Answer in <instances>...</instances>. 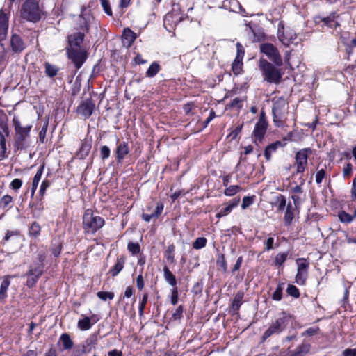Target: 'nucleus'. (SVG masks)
<instances>
[{
  "label": "nucleus",
  "instance_id": "14",
  "mask_svg": "<svg viewBox=\"0 0 356 356\" xmlns=\"http://www.w3.org/2000/svg\"><path fill=\"white\" fill-rule=\"evenodd\" d=\"M136 34L129 28H125L122 35L123 46L127 48L130 47L136 39Z\"/></svg>",
  "mask_w": 356,
  "mask_h": 356
},
{
  "label": "nucleus",
  "instance_id": "52",
  "mask_svg": "<svg viewBox=\"0 0 356 356\" xmlns=\"http://www.w3.org/2000/svg\"><path fill=\"white\" fill-rule=\"evenodd\" d=\"M0 145H1L0 158L3 159V158L6 157V139L2 134H1Z\"/></svg>",
  "mask_w": 356,
  "mask_h": 356
},
{
  "label": "nucleus",
  "instance_id": "54",
  "mask_svg": "<svg viewBox=\"0 0 356 356\" xmlns=\"http://www.w3.org/2000/svg\"><path fill=\"white\" fill-rule=\"evenodd\" d=\"M236 50L237 53L235 59L243 60L245 51L243 46L239 42L236 44Z\"/></svg>",
  "mask_w": 356,
  "mask_h": 356
},
{
  "label": "nucleus",
  "instance_id": "38",
  "mask_svg": "<svg viewBox=\"0 0 356 356\" xmlns=\"http://www.w3.org/2000/svg\"><path fill=\"white\" fill-rule=\"evenodd\" d=\"M310 350V344L309 343H302L300 345L296 350L295 353H297L300 356H302V355L307 354L309 352Z\"/></svg>",
  "mask_w": 356,
  "mask_h": 356
},
{
  "label": "nucleus",
  "instance_id": "39",
  "mask_svg": "<svg viewBox=\"0 0 356 356\" xmlns=\"http://www.w3.org/2000/svg\"><path fill=\"white\" fill-rule=\"evenodd\" d=\"M207 238L204 237L197 238L193 243V248L196 250L205 247L207 244Z\"/></svg>",
  "mask_w": 356,
  "mask_h": 356
},
{
  "label": "nucleus",
  "instance_id": "6",
  "mask_svg": "<svg viewBox=\"0 0 356 356\" xmlns=\"http://www.w3.org/2000/svg\"><path fill=\"white\" fill-rule=\"evenodd\" d=\"M104 225V220L100 216H94L92 211L87 209L83 216V226L86 232L94 234Z\"/></svg>",
  "mask_w": 356,
  "mask_h": 356
},
{
  "label": "nucleus",
  "instance_id": "10",
  "mask_svg": "<svg viewBox=\"0 0 356 356\" xmlns=\"http://www.w3.org/2000/svg\"><path fill=\"white\" fill-rule=\"evenodd\" d=\"M310 148H304L298 151L296 154V163L297 166L296 173H302L307 165V159L312 154Z\"/></svg>",
  "mask_w": 356,
  "mask_h": 356
},
{
  "label": "nucleus",
  "instance_id": "19",
  "mask_svg": "<svg viewBox=\"0 0 356 356\" xmlns=\"http://www.w3.org/2000/svg\"><path fill=\"white\" fill-rule=\"evenodd\" d=\"M282 147H283V144L281 141H276L268 145L264 150V156L266 160L270 161L272 153L275 152L278 148Z\"/></svg>",
  "mask_w": 356,
  "mask_h": 356
},
{
  "label": "nucleus",
  "instance_id": "28",
  "mask_svg": "<svg viewBox=\"0 0 356 356\" xmlns=\"http://www.w3.org/2000/svg\"><path fill=\"white\" fill-rule=\"evenodd\" d=\"M293 208L292 204L289 202L286 206V210L284 218V223L286 225H290L292 220L293 219Z\"/></svg>",
  "mask_w": 356,
  "mask_h": 356
},
{
  "label": "nucleus",
  "instance_id": "36",
  "mask_svg": "<svg viewBox=\"0 0 356 356\" xmlns=\"http://www.w3.org/2000/svg\"><path fill=\"white\" fill-rule=\"evenodd\" d=\"M287 257H288L287 252L278 253L275 257V261H274L275 266H282L286 260Z\"/></svg>",
  "mask_w": 356,
  "mask_h": 356
},
{
  "label": "nucleus",
  "instance_id": "35",
  "mask_svg": "<svg viewBox=\"0 0 356 356\" xmlns=\"http://www.w3.org/2000/svg\"><path fill=\"white\" fill-rule=\"evenodd\" d=\"M40 225L36 222H33L29 228L30 236L35 238L38 237L40 235Z\"/></svg>",
  "mask_w": 356,
  "mask_h": 356
},
{
  "label": "nucleus",
  "instance_id": "64",
  "mask_svg": "<svg viewBox=\"0 0 356 356\" xmlns=\"http://www.w3.org/2000/svg\"><path fill=\"white\" fill-rule=\"evenodd\" d=\"M351 199L356 202V177L353 180L352 188L350 190Z\"/></svg>",
  "mask_w": 356,
  "mask_h": 356
},
{
  "label": "nucleus",
  "instance_id": "42",
  "mask_svg": "<svg viewBox=\"0 0 356 356\" xmlns=\"http://www.w3.org/2000/svg\"><path fill=\"white\" fill-rule=\"evenodd\" d=\"M287 293L293 297V298H298L300 296V292L298 288L293 285V284H289L286 289Z\"/></svg>",
  "mask_w": 356,
  "mask_h": 356
},
{
  "label": "nucleus",
  "instance_id": "24",
  "mask_svg": "<svg viewBox=\"0 0 356 356\" xmlns=\"http://www.w3.org/2000/svg\"><path fill=\"white\" fill-rule=\"evenodd\" d=\"M163 276L165 281L170 286H172L173 288L177 287L176 277L166 266H165L163 268Z\"/></svg>",
  "mask_w": 356,
  "mask_h": 356
},
{
  "label": "nucleus",
  "instance_id": "43",
  "mask_svg": "<svg viewBox=\"0 0 356 356\" xmlns=\"http://www.w3.org/2000/svg\"><path fill=\"white\" fill-rule=\"evenodd\" d=\"M283 291V284H279L276 290L272 295V298L274 300L279 301L282 299Z\"/></svg>",
  "mask_w": 356,
  "mask_h": 356
},
{
  "label": "nucleus",
  "instance_id": "30",
  "mask_svg": "<svg viewBox=\"0 0 356 356\" xmlns=\"http://www.w3.org/2000/svg\"><path fill=\"white\" fill-rule=\"evenodd\" d=\"M175 246L173 244H171L168 246L167 250L164 252V256L170 263L175 262Z\"/></svg>",
  "mask_w": 356,
  "mask_h": 356
},
{
  "label": "nucleus",
  "instance_id": "60",
  "mask_svg": "<svg viewBox=\"0 0 356 356\" xmlns=\"http://www.w3.org/2000/svg\"><path fill=\"white\" fill-rule=\"evenodd\" d=\"M319 331V328L318 327H309L302 334V336H313L317 334Z\"/></svg>",
  "mask_w": 356,
  "mask_h": 356
},
{
  "label": "nucleus",
  "instance_id": "32",
  "mask_svg": "<svg viewBox=\"0 0 356 356\" xmlns=\"http://www.w3.org/2000/svg\"><path fill=\"white\" fill-rule=\"evenodd\" d=\"M44 170V165H42L40 167V168L38 170L35 175L33 177V183H32V192L33 193L38 186V184L41 179L42 172Z\"/></svg>",
  "mask_w": 356,
  "mask_h": 356
},
{
  "label": "nucleus",
  "instance_id": "16",
  "mask_svg": "<svg viewBox=\"0 0 356 356\" xmlns=\"http://www.w3.org/2000/svg\"><path fill=\"white\" fill-rule=\"evenodd\" d=\"M129 152V147L128 143L126 142H122L118 144L115 149L116 160L118 163H120Z\"/></svg>",
  "mask_w": 356,
  "mask_h": 356
},
{
  "label": "nucleus",
  "instance_id": "18",
  "mask_svg": "<svg viewBox=\"0 0 356 356\" xmlns=\"http://www.w3.org/2000/svg\"><path fill=\"white\" fill-rule=\"evenodd\" d=\"M163 210V204L161 203H157L155 210L150 213H143L142 218L143 219L149 222L152 219H157L159 216L161 214Z\"/></svg>",
  "mask_w": 356,
  "mask_h": 356
},
{
  "label": "nucleus",
  "instance_id": "40",
  "mask_svg": "<svg viewBox=\"0 0 356 356\" xmlns=\"http://www.w3.org/2000/svg\"><path fill=\"white\" fill-rule=\"evenodd\" d=\"M307 277V271L298 270L296 276V282L298 284H304Z\"/></svg>",
  "mask_w": 356,
  "mask_h": 356
},
{
  "label": "nucleus",
  "instance_id": "34",
  "mask_svg": "<svg viewBox=\"0 0 356 356\" xmlns=\"http://www.w3.org/2000/svg\"><path fill=\"white\" fill-rule=\"evenodd\" d=\"M338 217L341 222L344 223H350L353 219L354 216L350 215L344 211H341L338 213Z\"/></svg>",
  "mask_w": 356,
  "mask_h": 356
},
{
  "label": "nucleus",
  "instance_id": "4",
  "mask_svg": "<svg viewBox=\"0 0 356 356\" xmlns=\"http://www.w3.org/2000/svg\"><path fill=\"white\" fill-rule=\"evenodd\" d=\"M41 10L35 0H26L22 6L21 17L26 21L37 22L41 19Z\"/></svg>",
  "mask_w": 356,
  "mask_h": 356
},
{
  "label": "nucleus",
  "instance_id": "21",
  "mask_svg": "<svg viewBox=\"0 0 356 356\" xmlns=\"http://www.w3.org/2000/svg\"><path fill=\"white\" fill-rule=\"evenodd\" d=\"M125 264V258L124 257H118L115 264L110 270L109 273L113 277H115L123 269Z\"/></svg>",
  "mask_w": 356,
  "mask_h": 356
},
{
  "label": "nucleus",
  "instance_id": "41",
  "mask_svg": "<svg viewBox=\"0 0 356 356\" xmlns=\"http://www.w3.org/2000/svg\"><path fill=\"white\" fill-rule=\"evenodd\" d=\"M298 264V270L307 271L309 268V262L304 258H299L296 260Z\"/></svg>",
  "mask_w": 356,
  "mask_h": 356
},
{
  "label": "nucleus",
  "instance_id": "45",
  "mask_svg": "<svg viewBox=\"0 0 356 356\" xmlns=\"http://www.w3.org/2000/svg\"><path fill=\"white\" fill-rule=\"evenodd\" d=\"M240 186L237 185L229 186L225 188L224 193L227 196H232L235 195L240 190Z\"/></svg>",
  "mask_w": 356,
  "mask_h": 356
},
{
  "label": "nucleus",
  "instance_id": "58",
  "mask_svg": "<svg viewBox=\"0 0 356 356\" xmlns=\"http://www.w3.org/2000/svg\"><path fill=\"white\" fill-rule=\"evenodd\" d=\"M48 125H49V122L48 120H47L44 124H43L40 133H39V137H40V140L43 142L44 140V138H45V136H46V133H47V128H48Z\"/></svg>",
  "mask_w": 356,
  "mask_h": 356
},
{
  "label": "nucleus",
  "instance_id": "46",
  "mask_svg": "<svg viewBox=\"0 0 356 356\" xmlns=\"http://www.w3.org/2000/svg\"><path fill=\"white\" fill-rule=\"evenodd\" d=\"M243 99L241 97L234 98L229 104V107L241 109L243 106Z\"/></svg>",
  "mask_w": 356,
  "mask_h": 356
},
{
  "label": "nucleus",
  "instance_id": "37",
  "mask_svg": "<svg viewBox=\"0 0 356 356\" xmlns=\"http://www.w3.org/2000/svg\"><path fill=\"white\" fill-rule=\"evenodd\" d=\"M19 236V232L18 231H8L3 239L2 244L5 245L6 242L10 241V239L14 240L15 238H18Z\"/></svg>",
  "mask_w": 356,
  "mask_h": 356
},
{
  "label": "nucleus",
  "instance_id": "50",
  "mask_svg": "<svg viewBox=\"0 0 356 356\" xmlns=\"http://www.w3.org/2000/svg\"><path fill=\"white\" fill-rule=\"evenodd\" d=\"M254 196H252V197L245 196L243 198V201H242V204H241L242 209H245L249 206H250L254 202Z\"/></svg>",
  "mask_w": 356,
  "mask_h": 356
},
{
  "label": "nucleus",
  "instance_id": "8",
  "mask_svg": "<svg viewBox=\"0 0 356 356\" xmlns=\"http://www.w3.org/2000/svg\"><path fill=\"white\" fill-rule=\"evenodd\" d=\"M260 51L266 54L268 58L276 65H282V58L278 49L271 43H264L260 45Z\"/></svg>",
  "mask_w": 356,
  "mask_h": 356
},
{
  "label": "nucleus",
  "instance_id": "20",
  "mask_svg": "<svg viewBox=\"0 0 356 356\" xmlns=\"http://www.w3.org/2000/svg\"><path fill=\"white\" fill-rule=\"evenodd\" d=\"M243 296L244 293L243 291H239L236 293L232 305L233 314H235L238 313V311L242 304Z\"/></svg>",
  "mask_w": 356,
  "mask_h": 356
},
{
  "label": "nucleus",
  "instance_id": "26",
  "mask_svg": "<svg viewBox=\"0 0 356 356\" xmlns=\"http://www.w3.org/2000/svg\"><path fill=\"white\" fill-rule=\"evenodd\" d=\"M92 323L91 322V318L86 316L83 319L79 320L77 323L78 327L83 331L88 330L91 328Z\"/></svg>",
  "mask_w": 356,
  "mask_h": 356
},
{
  "label": "nucleus",
  "instance_id": "15",
  "mask_svg": "<svg viewBox=\"0 0 356 356\" xmlns=\"http://www.w3.org/2000/svg\"><path fill=\"white\" fill-rule=\"evenodd\" d=\"M42 273V270L40 268L30 269L27 273L28 279L26 281V286L29 288L33 287L38 282V280Z\"/></svg>",
  "mask_w": 356,
  "mask_h": 356
},
{
  "label": "nucleus",
  "instance_id": "25",
  "mask_svg": "<svg viewBox=\"0 0 356 356\" xmlns=\"http://www.w3.org/2000/svg\"><path fill=\"white\" fill-rule=\"evenodd\" d=\"M8 63L7 51L4 45L0 43V72H3Z\"/></svg>",
  "mask_w": 356,
  "mask_h": 356
},
{
  "label": "nucleus",
  "instance_id": "48",
  "mask_svg": "<svg viewBox=\"0 0 356 356\" xmlns=\"http://www.w3.org/2000/svg\"><path fill=\"white\" fill-rule=\"evenodd\" d=\"M128 250L129 252H131L133 254H138L140 250V247L138 243H134L132 242H130L128 243Z\"/></svg>",
  "mask_w": 356,
  "mask_h": 356
},
{
  "label": "nucleus",
  "instance_id": "22",
  "mask_svg": "<svg viewBox=\"0 0 356 356\" xmlns=\"http://www.w3.org/2000/svg\"><path fill=\"white\" fill-rule=\"evenodd\" d=\"M44 72H45L46 75L47 76H49V78H54V76H56L60 70V69L58 66H56L55 65H52L48 62H46L44 64Z\"/></svg>",
  "mask_w": 356,
  "mask_h": 356
},
{
  "label": "nucleus",
  "instance_id": "13",
  "mask_svg": "<svg viewBox=\"0 0 356 356\" xmlns=\"http://www.w3.org/2000/svg\"><path fill=\"white\" fill-rule=\"evenodd\" d=\"M8 16L5 11L0 10V42L6 40L8 29Z\"/></svg>",
  "mask_w": 356,
  "mask_h": 356
},
{
  "label": "nucleus",
  "instance_id": "5",
  "mask_svg": "<svg viewBox=\"0 0 356 356\" xmlns=\"http://www.w3.org/2000/svg\"><path fill=\"white\" fill-rule=\"evenodd\" d=\"M290 316L285 312L279 313L275 321L266 330L262 337L263 340L266 339L273 334H278L283 332L289 321Z\"/></svg>",
  "mask_w": 356,
  "mask_h": 356
},
{
  "label": "nucleus",
  "instance_id": "27",
  "mask_svg": "<svg viewBox=\"0 0 356 356\" xmlns=\"http://www.w3.org/2000/svg\"><path fill=\"white\" fill-rule=\"evenodd\" d=\"M13 199L12 196L9 195H5L0 199V209L3 210H8L11 208V204L13 203Z\"/></svg>",
  "mask_w": 356,
  "mask_h": 356
},
{
  "label": "nucleus",
  "instance_id": "57",
  "mask_svg": "<svg viewBox=\"0 0 356 356\" xmlns=\"http://www.w3.org/2000/svg\"><path fill=\"white\" fill-rule=\"evenodd\" d=\"M178 298H179L178 289H177V287H175L172 290V295H171V300H170L172 305H177V303L178 302Z\"/></svg>",
  "mask_w": 356,
  "mask_h": 356
},
{
  "label": "nucleus",
  "instance_id": "47",
  "mask_svg": "<svg viewBox=\"0 0 356 356\" xmlns=\"http://www.w3.org/2000/svg\"><path fill=\"white\" fill-rule=\"evenodd\" d=\"M147 300H148V294L145 293L143 295V298H142V300L140 303L139 308H138L140 316L143 315L144 309H145V305L147 302Z\"/></svg>",
  "mask_w": 356,
  "mask_h": 356
},
{
  "label": "nucleus",
  "instance_id": "1",
  "mask_svg": "<svg viewBox=\"0 0 356 356\" xmlns=\"http://www.w3.org/2000/svg\"><path fill=\"white\" fill-rule=\"evenodd\" d=\"M272 112L275 125L284 127L289 113L288 102L284 97L278 98L273 103Z\"/></svg>",
  "mask_w": 356,
  "mask_h": 356
},
{
  "label": "nucleus",
  "instance_id": "29",
  "mask_svg": "<svg viewBox=\"0 0 356 356\" xmlns=\"http://www.w3.org/2000/svg\"><path fill=\"white\" fill-rule=\"evenodd\" d=\"M10 280L5 279L2 281L0 286V300H3L7 296V291L10 286Z\"/></svg>",
  "mask_w": 356,
  "mask_h": 356
},
{
  "label": "nucleus",
  "instance_id": "31",
  "mask_svg": "<svg viewBox=\"0 0 356 356\" xmlns=\"http://www.w3.org/2000/svg\"><path fill=\"white\" fill-rule=\"evenodd\" d=\"M232 70L235 75H238L243 72V60L234 59L232 65Z\"/></svg>",
  "mask_w": 356,
  "mask_h": 356
},
{
  "label": "nucleus",
  "instance_id": "53",
  "mask_svg": "<svg viewBox=\"0 0 356 356\" xmlns=\"http://www.w3.org/2000/svg\"><path fill=\"white\" fill-rule=\"evenodd\" d=\"M110 149L108 146L104 145L100 149V156L102 160L108 159L110 156Z\"/></svg>",
  "mask_w": 356,
  "mask_h": 356
},
{
  "label": "nucleus",
  "instance_id": "33",
  "mask_svg": "<svg viewBox=\"0 0 356 356\" xmlns=\"http://www.w3.org/2000/svg\"><path fill=\"white\" fill-rule=\"evenodd\" d=\"M159 65L157 63L154 62L150 65V66L147 69L146 72V75L148 77H153L159 72Z\"/></svg>",
  "mask_w": 356,
  "mask_h": 356
},
{
  "label": "nucleus",
  "instance_id": "11",
  "mask_svg": "<svg viewBox=\"0 0 356 356\" xmlns=\"http://www.w3.org/2000/svg\"><path fill=\"white\" fill-rule=\"evenodd\" d=\"M10 47L14 54H20L26 48V44L19 35L12 34L10 39Z\"/></svg>",
  "mask_w": 356,
  "mask_h": 356
},
{
  "label": "nucleus",
  "instance_id": "9",
  "mask_svg": "<svg viewBox=\"0 0 356 356\" xmlns=\"http://www.w3.org/2000/svg\"><path fill=\"white\" fill-rule=\"evenodd\" d=\"M67 54L77 70L81 67L88 58L87 51L84 49H67Z\"/></svg>",
  "mask_w": 356,
  "mask_h": 356
},
{
  "label": "nucleus",
  "instance_id": "63",
  "mask_svg": "<svg viewBox=\"0 0 356 356\" xmlns=\"http://www.w3.org/2000/svg\"><path fill=\"white\" fill-rule=\"evenodd\" d=\"M325 176V170L321 169L318 170L316 174V181L317 184H321Z\"/></svg>",
  "mask_w": 356,
  "mask_h": 356
},
{
  "label": "nucleus",
  "instance_id": "2",
  "mask_svg": "<svg viewBox=\"0 0 356 356\" xmlns=\"http://www.w3.org/2000/svg\"><path fill=\"white\" fill-rule=\"evenodd\" d=\"M12 122L15 131V145L17 149H25L27 146L26 140L30 136L32 124L22 126L19 117L15 115Z\"/></svg>",
  "mask_w": 356,
  "mask_h": 356
},
{
  "label": "nucleus",
  "instance_id": "62",
  "mask_svg": "<svg viewBox=\"0 0 356 356\" xmlns=\"http://www.w3.org/2000/svg\"><path fill=\"white\" fill-rule=\"evenodd\" d=\"M22 185V181L21 179H14L11 183H10V187L13 189V190H18L21 188Z\"/></svg>",
  "mask_w": 356,
  "mask_h": 356
},
{
  "label": "nucleus",
  "instance_id": "49",
  "mask_svg": "<svg viewBox=\"0 0 356 356\" xmlns=\"http://www.w3.org/2000/svg\"><path fill=\"white\" fill-rule=\"evenodd\" d=\"M353 165L350 163H347L343 168V175L345 178H349L352 175Z\"/></svg>",
  "mask_w": 356,
  "mask_h": 356
},
{
  "label": "nucleus",
  "instance_id": "7",
  "mask_svg": "<svg viewBox=\"0 0 356 356\" xmlns=\"http://www.w3.org/2000/svg\"><path fill=\"white\" fill-rule=\"evenodd\" d=\"M80 24L81 29L83 31V32H76L68 36L67 38L69 47L67 48V49H82L81 45L83 43L85 37V33H88L89 31L90 26L86 19L81 15H80Z\"/></svg>",
  "mask_w": 356,
  "mask_h": 356
},
{
  "label": "nucleus",
  "instance_id": "23",
  "mask_svg": "<svg viewBox=\"0 0 356 356\" xmlns=\"http://www.w3.org/2000/svg\"><path fill=\"white\" fill-rule=\"evenodd\" d=\"M59 341L62 343L63 350H70L74 346L72 339L67 333H63L60 335Z\"/></svg>",
  "mask_w": 356,
  "mask_h": 356
},
{
  "label": "nucleus",
  "instance_id": "56",
  "mask_svg": "<svg viewBox=\"0 0 356 356\" xmlns=\"http://www.w3.org/2000/svg\"><path fill=\"white\" fill-rule=\"evenodd\" d=\"M85 353V347L84 346H76L70 356H82Z\"/></svg>",
  "mask_w": 356,
  "mask_h": 356
},
{
  "label": "nucleus",
  "instance_id": "55",
  "mask_svg": "<svg viewBox=\"0 0 356 356\" xmlns=\"http://www.w3.org/2000/svg\"><path fill=\"white\" fill-rule=\"evenodd\" d=\"M232 209L231 208V206H229V204L222 208L217 214H216V218H220L226 215H227L228 213H229L231 211H232Z\"/></svg>",
  "mask_w": 356,
  "mask_h": 356
},
{
  "label": "nucleus",
  "instance_id": "61",
  "mask_svg": "<svg viewBox=\"0 0 356 356\" xmlns=\"http://www.w3.org/2000/svg\"><path fill=\"white\" fill-rule=\"evenodd\" d=\"M61 250H62V245L58 243V244L54 245L51 251L52 254L55 257H57L60 255V254L61 252Z\"/></svg>",
  "mask_w": 356,
  "mask_h": 356
},
{
  "label": "nucleus",
  "instance_id": "51",
  "mask_svg": "<svg viewBox=\"0 0 356 356\" xmlns=\"http://www.w3.org/2000/svg\"><path fill=\"white\" fill-rule=\"evenodd\" d=\"M102 6L104 10V12L109 16L113 15L111 8L110 6V3L108 0H100Z\"/></svg>",
  "mask_w": 356,
  "mask_h": 356
},
{
  "label": "nucleus",
  "instance_id": "59",
  "mask_svg": "<svg viewBox=\"0 0 356 356\" xmlns=\"http://www.w3.org/2000/svg\"><path fill=\"white\" fill-rule=\"evenodd\" d=\"M277 202H278V207H277L278 210L283 211L284 207H286L285 197L280 195L279 197H277Z\"/></svg>",
  "mask_w": 356,
  "mask_h": 356
},
{
  "label": "nucleus",
  "instance_id": "17",
  "mask_svg": "<svg viewBox=\"0 0 356 356\" xmlns=\"http://www.w3.org/2000/svg\"><path fill=\"white\" fill-rule=\"evenodd\" d=\"M268 124L262 120H258L257 122L253 134L256 138L261 140L266 134Z\"/></svg>",
  "mask_w": 356,
  "mask_h": 356
},
{
  "label": "nucleus",
  "instance_id": "44",
  "mask_svg": "<svg viewBox=\"0 0 356 356\" xmlns=\"http://www.w3.org/2000/svg\"><path fill=\"white\" fill-rule=\"evenodd\" d=\"M97 296L102 300L106 301L107 299L113 300L114 298V293L107 291H99L97 292Z\"/></svg>",
  "mask_w": 356,
  "mask_h": 356
},
{
  "label": "nucleus",
  "instance_id": "12",
  "mask_svg": "<svg viewBox=\"0 0 356 356\" xmlns=\"http://www.w3.org/2000/svg\"><path fill=\"white\" fill-rule=\"evenodd\" d=\"M95 104L91 99L83 101L76 109L78 114L81 115L84 118H88L93 113Z\"/></svg>",
  "mask_w": 356,
  "mask_h": 356
},
{
  "label": "nucleus",
  "instance_id": "3",
  "mask_svg": "<svg viewBox=\"0 0 356 356\" xmlns=\"http://www.w3.org/2000/svg\"><path fill=\"white\" fill-rule=\"evenodd\" d=\"M259 67L261 71L264 79L268 83L277 84L281 81L282 74L280 70L266 59L260 58Z\"/></svg>",
  "mask_w": 356,
  "mask_h": 356
}]
</instances>
